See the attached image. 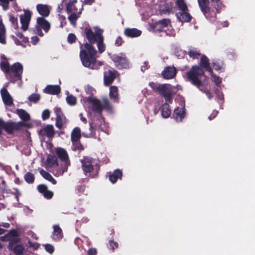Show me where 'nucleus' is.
<instances>
[{"label": "nucleus", "instance_id": "obj_1", "mask_svg": "<svg viewBox=\"0 0 255 255\" xmlns=\"http://www.w3.org/2000/svg\"><path fill=\"white\" fill-rule=\"evenodd\" d=\"M200 66L201 67L199 66H193L191 69L186 73L187 78L189 81L204 92L209 99H211L212 96L208 90L203 89L200 80L201 77L204 75L202 68L208 71L210 74H212V69L210 66L209 59L205 55H202L201 57Z\"/></svg>", "mask_w": 255, "mask_h": 255}, {"label": "nucleus", "instance_id": "obj_2", "mask_svg": "<svg viewBox=\"0 0 255 255\" xmlns=\"http://www.w3.org/2000/svg\"><path fill=\"white\" fill-rule=\"evenodd\" d=\"M97 51L93 46L86 43L81 46L80 57L84 66L92 69H97L103 65L102 62L97 60Z\"/></svg>", "mask_w": 255, "mask_h": 255}, {"label": "nucleus", "instance_id": "obj_3", "mask_svg": "<svg viewBox=\"0 0 255 255\" xmlns=\"http://www.w3.org/2000/svg\"><path fill=\"white\" fill-rule=\"evenodd\" d=\"M84 31L88 41L91 43L97 42L99 52H103L105 50V46L103 42V30L98 26H94L92 28L86 27Z\"/></svg>", "mask_w": 255, "mask_h": 255}, {"label": "nucleus", "instance_id": "obj_4", "mask_svg": "<svg viewBox=\"0 0 255 255\" xmlns=\"http://www.w3.org/2000/svg\"><path fill=\"white\" fill-rule=\"evenodd\" d=\"M83 10L81 2L78 3L76 0H71L67 4L66 10L69 13L68 20L73 26H76V20L79 17Z\"/></svg>", "mask_w": 255, "mask_h": 255}, {"label": "nucleus", "instance_id": "obj_5", "mask_svg": "<svg viewBox=\"0 0 255 255\" xmlns=\"http://www.w3.org/2000/svg\"><path fill=\"white\" fill-rule=\"evenodd\" d=\"M149 86L155 91L163 95L166 102L170 103L172 100V87L169 84L160 85L157 83L150 82Z\"/></svg>", "mask_w": 255, "mask_h": 255}, {"label": "nucleus", "instance_id": "obj_6", "mask_svg": "<svg viewBox=\"0 0 255 255\" xmlns=\"http://www.w3.org/2000/svg\"><path fill=\"white\" fill-rule=\"evenodd\" d=\"M85 108L89 107V105L92 107L93 111L100 114L103 108H108L109 106V102L108 100L104 99L102 102L99 101L94 97H89L86 101L83 103Z\"/></svg>", "mask_w": 255, "mask_h": 255}, {"label": "nucleus", "instance_id": "obj_7", "mask_svg": "<svg viewBox=\"0 0 255 255\" xmlns=\"http://www.w3.org/2000/svg\"><path fill=\"white\" fill-rule=\"evenodd\" d=\"M146 3L154 6V8L159 11L160 14H166L172 9L171 3H166L161 0H146Z\"/></svg>", "mask_w": 255, "mask_h": 255}, {"label": "nucleus", "instance_id": "obj_8", "mask_svg": "<svg viewBox=\"0 0 255 255\" xmlns=\"http://www.w3.org/2000/svg\"><path fill=\"white\" fill-rule=\"evenodd\" d=\"M90 125V132L88 133H83V135L87 137H89L94 135V129L99 128L101 130L106 131L107 129L108 126L105 122L104 119L103 117H100L97 120H94Z\"/></svg>", "mask_w": 255, "mask_h": 255}, {"label": "nucleus", "instance_id": "obj_9", "mask_svg": "<svg viewBox=\"0 0 255 255\" xmlns=\"http://www.w3.org/2000/svg\"><path fill=\"white\" fill-rule=\"evenodd\" d=\"M22 71L23 66L21 64L15 63L11 66L10 70L6 74V77L11 82H14L21 79Z\"/></svg>", "mask_w": 255, "mask_h": 255}, {"label": "nucleus", "instance_id": "obj_10", "mask_svg": "<svg viewBox=\"0 0 255 255\" xmlns=\"http://www.w3.org/2000/svg\"><path fill=\"white\" fill-rule=\"evenodd\" d=\"M55 152L58 157L64 162V165L62 167V170L61 171H58L57 169H56L55 176H59L62 175L64 172L67 171V167L69 165L68 156L66 150L62 148H56Z\"/></svg>", "mask_w": 255, "mask_h": 255}, {"label": "nucleus", "instance_id": "obj_11", "mask_svg": "<svg viewBox=\"0 0 255 255\" xmlns=\"http://www.w3.org/2000/svg\"><path fill=\"white\" fill-rule=\"evenodd\" d=\"M116 66L119 69H127L130 67V63L126 57L125 53L114 54L112 57Z\"/></svg>", "mask_w": 255, "mask_h": 255}, {"label": "nucleus", "instance_id": "obj_12", "mask_svg": "<svg viewBox=\"0 0 255 255\" xmlns=\"http://www.w3.org/2000/svg\"><path fill=\"white\" fill-rule=\"evenodd\" d=\"M214 4H218L220 0H211ZM198 4L199 7L204 13L205 16L211 21H214L215 17L214 16H210V7L209 6L210 1L209 0H198Z\"/></svg>", "mask_w": 255, "mask_h": 255}, {"label": "nucleus", "instance_id": "obj_13", "mask_svg": "<svg viewBox=\"0 0 255 255\" xmlns=\"http://www.w3.org/2000/svg\"><path fill=\"white\" fill-rule=\"evenodd\" d=\"M50 27V24L48 21L42 17L37 18V25L35 26L34 32L40 36H43V33L41 30L43 29L45 32H47Z\"/></svg>", "mask_w": 255, "mask_h": 255}, {"label": "nucleus", "instance_id": "obj_14", "mask_svg": "<svg viewBox=\"0 0 255 255\" xmlns=\"http://www.w3.org/2000/svg\"><path fill=\"white\" fill-rule=\"evenodd\" d=\"M170 26V21L169 19H163L155 22V26L159 30L164 32L166 35H174V31L172 29L166 28Z\"/></svg>", "mask_w": 255, "mask_h": 255}, {"label": "nucleus", "instance_id": "obj_15", "mask_svg": "<svg viewBox=\"0 0 255 255\" xmlns=\"http://www.w3.org/2000/svg\"><path fill=\"white\" fill-rule=\"evenodd\" d=\"M19 240L18 232L16 230H11L8 234L0 237V241H9V246L12 248L13 242H17Z\"/></svg>", "mask_w": 255, "mask_h": 255}, {"label": "nucleus", "instance_id": "obj_16", "mask_svg": "<svg viewBox=\"0 0 255 255\" xmlns=\"http://www.w3.org/2000/svg\"><path fill=\"white\" fill-rule=\"evenodd\" d=\"M8 84H5V86L0 90V94L3 103L6 106H11L13 105V98L6 89Z\"/></svg>", "mask_w": 255, "mask_h": 255}, {"label": "nucleus", "instance_id": "obj_17", "mask_svg": "<svg viewBox=\"0 0 255 255\" xmlns=\"http://www.w3.org/2000/svg\"><path fill=\"white\" fill-rule=\"evenodd\" d=\"M24 14H21L20 16V20L21 24V28L23 31H25L28 29L31 20V13L28 10H24Z\"/></svg>", "mask_w": 255, "mask_h": 255}, {"label": "nucleus", "instance_id": "obj_18", "mask_svg": "<svg viewBox=\"0 0 255 255\" xmlns=\"http://www.w3.org/2000/svg\"><path fill=\"white\" fill-rule=\"evenodd\" d=\"M81 163L83 170L85 173L90 172L93 170V159L92 158L89 157H84L81 160Z\"/></svg>", "mask_w": 255, "mask_h": 255}, {"label": "nucleus", "instance_id": "obj_19", "mask_svg": "<svg viewBox=\"0 0 255 255\" xmlns=\"http://www.w3.org/2000/svg\"><path fill=\"white\" fill-rule=\"evenodd\" d=\"M23 126L22 122H9L6 123L4 129L8 133L20 129Z\"/></svg>", "mask_w": 255, "mask_h": 255}, {"label": "nucleus", "instance_id": "obj_20", "mask_svg": "<svg viewBox=\"0 0 255 255\" xmlns=\"http://www.w3.org/2000/svg\"><path fill=\"white\" fill-rule=\"evenodd\" d=\"M39 134L46 135L48 137H52L54 135V128L52 125H48L39 130Z\"/></svg>", "mask_w": 255, "mask_h": 255}, {"label": "nucleus", "instance_id": "obj_21", "mask_svg": "<svg viewBox=\"0 0 255 255\" xmlns=\"http://www.w3.org/2000/svg\"><path fill=\"white\" fill-rule=\"evenodd\" d=\"M47 166L49 167L54 168L53 172L55 175L56 172V169H57L58 171H61L62 170V167H59L57 160L54 157H48Z\"/></svg>", "mask_w": 255, "mask_h": 255}, {"label": "nucleus", "instance_id": "obj_22", "mask_svg": "<svg viewBox=\"0 0 255 255\" xmlns=\"http://www.w3.org/2000/svg\"><path fill=\"white\" fill-rule=\"evenodd\" d=\"M12 37L15 43L17 45L23 46L22 42L25 43L28 41V38L24 37L22 34L19 32H15V35H12Z\"/></svg>", "mask_w": 255, "mask_h": 255}, {"label": "nucleus", "instance_id": "obj_23", "mask_svg": "<svg viewBox=\"0 0 255 255\" xmlns=\"http://www.w3.org/2000/svg\"><path fill=\"white\" fill-rule=\"evenodd\" d=\"M124 34L127 37L134 38L139 36L141 31L136 28H127L125 29Z\"/></svg>", "mask_w": 255, "mask_h": 255}, {"label": "nucleus", "instance_id": "obj_24", "mask_svg": "<svg viewBox=\"0 0 255 255\" xmlns=\"http://www.w3.org/2000/svg\"><path fill=\"white\" fill-rule=\"evenodd\" d=\"M176 70L174 67H166L162 72V75L164 78L171 79L176 75Z\"/></svg>", "mask_w": 255, "mask_h": 255}, {"label": "nucleus", "instance_id": "obj_25", "mask_svg": "<svg viewBox=\"0 0 255 255\" xmlns=\"http://www.w3.org/2000/svg\"><path fill=\"white\" fill-rule=\"evenodd\" d=\"M38 13L44 17H47L50 13V7L47 5L38 4L36 6Z\"/></svg>", "mask_w": 255, "mask_h": 255}, {"label": "nucleus", "instance_id": "obj_26", "mask_svg": "<svg viewBox=\"0 0 255 255\" xmlns=\"http://www.w3.org/2000/svg\"><path fill=\"white\" fill-rule=\"evenodd\" d=\"M61 91L60 87L58 85H48L44 89L45 93L51 95L58 94Z\"/></svg>", "mask_w": 255, "mask_h": 255}, {"label": "nucleus", "instance_id": "obj_27", "mask_svg": "<svg viewBox=\"0 0 255 255\" xmlns=\"http://www.w3.org/2000/svg\"><path fill=\"white\" fill-rule=\"evenodd\" d=\"M178 19L182 22H189L191 19V15L188 10L181 11L176 13Z\"/></svg>", "mask_w": 255, "mask_h": 255}, {"label": "nucleus", "instance_id": "obj_28", "mask_svg": "<svg viewBox=\"0 0 255 255\" xmlns=\"http://www.w3.org/2000/svg\"><path fill=\"white\" fill-rule=\"evenodd\" d=\"M38 190L39 192L42 194L44 197L46 199H51L53 196V192L48 190L47 187L44 185H39L38 186Z\"/></svg>", "mask_w": 255, "mask_h": 255}, {"label": "nucleus", "instance_id": "obj_29", "mask_svg": "<svg viewBox=\"0 0 255 255\" xmlns=\"http://www.w3.org/2000/svg\"><path fill=\"white\" fill-rule=\"evenodd\" d=\"M115 78V73L111 70H108L104 72L105 84L108 85L112 83Z\"/></svg>", "mask_w": 255, "mask_h": 255}, {"label": "nucleus", "instance_id": "obj_30", "mask_svg": "<svg viewBox=\"0 0 255 255\" xmlns=\"http://www.w3.org/2000/svg\"><path fill=\"white\" fill-rule=\"evenodd\" d=\"M185 111L183 108H177L174 110L173 117L177 122L181 121L184 117Z\"/></svg>", "mask_w": 255, "mask_h": 255}, {"label": "nucleus", "instance_id": "obj_31", "mask_svg": "<svg viewBox=\"0 0 255 255\" xmlns=\"http://www.w3.org/2000/svg\"><path fill=\"white\" fill-rule=\"evenodd\" d=\"M53 228L52 238L55 240H59L62 239L63 236L61 229L58 225H54Z\"/></svg>", "mask_w": 255, "mask_h": 255}, {"label": "nucleus", "instance_id": "obj_32", "mask_svg": "<svg viewBox=\"0 0 255 255\" xmlns=\"http://www.w3.org/2000/svg\"><path fill=\"white\" fill-rule=\"evenodd\" d=\"M122 176V171L119 169H117L110 175L109 179L112 183H115L117 182L118 179L121 178Z\"/></svg>", "mask_w": 255, "mask_h": 255}, {"label": "nucleus", "instance_id": "obj_33", "mask_svg": "<svg viewBox=\"0 0 255 255\" xmlns=\"http://www.w3.org/2000/svg\"><path fill=\"white\" fill-rule=\"evenodd\" d=\"M161 116L164 118H168L171 114V110L169 109V106L167 103L162 105L161 108Z\"/></svg>", "mask_w": 255, "mask_h": 255}, {"label": "nucleus", "instance_id": "obj_34", "mask_svg": "<svg viewBox=\"0 0 255 255\" xmlns=\"http://www.w3.org/2000/svg\"><path fill=\"white\" fill-rule=\"evenodd\" d=\"M1 62L0 64V68L6 74L9 70H10V67H9V64L8 63L7 60L6 59L4 56H1Z\"/></svg>", "mask_w": 255, "mask_h": 255}, {"label": "nucleus", "instance_id": "obj_35", "mask_svg": "<svg viewBox=\"0 0 255 255\" xmlns=\"http://www.w3.org/2000/svg\"><path fill=\"white\" fill-rule=\"evenodd\" d=\"M16 113L23 121H27L30 119L29 114L23 109L16 110Z\"/></svg>", "mask_w": 255, "mask_h": 255}, {"label": "nucleus", "instance_id": "obj_36", "mask_svg": "<svg viewBox=\"0 0 255 255\" xmlns=\"http://www.w3.org/2000/svg\"><path fill=\"white\" fill-rule=\"evenodd\" d=\"M213 68L219 72H222L224 71V67L223 62L220 60H216L212 63Z\"/></svg>", "mask_w": 255, "mask_h": 255}, {"label": "nucleus", "instance_id": "obj_37", "mask_svg": "<svg viewBox=\"0 0 255 255\" xmlns=\"http://www.w3.org/2000/svg\"><path fill=\"white\" fill-rule=\"evenodd\" d=\"M81 136V131L79 128H75L71 133V141L79 140Z\"/></svg>", "mask_w": 255, "mask_h": 255}, {"label": "nucleus", "instance_id": "obj_38", "mask_svg": "<svg viewBox=\"0 0 255 255\" xmlns=\"http://www.w3.org/2000/svg\"><path fill=\"white\" fill-rule=\"evenodd\" d=\"M0 43L1 44H5L6 43L5 29L1 20H0Z\"/></svg>", "mask_w": 255, "mask_h": 255}, {"label": "nucleus", "instance_id": "obj_39", "mask_svg": "<svg viewBox=\"0 0 255 255\" xmlns=\"http://www.w3.org/2000/svg\"><path fill=\"white\" fill-rule=\"evenodd\" d=\"M40 173L45 179L51 182L53 184H55L56 183V180L46 171L41 169L40 171Z\"/></svg>", "mask_w": 255, "mask_h": 255}, {"label": "nucleus", "instance_id": "obj_40", "mask_svg": "<svg viewBox=\"0 0 255 255\" xmlns=\"http://www.w3.org/2000/svg\"><path fill=\"white\" fill-rule=\"evenodd\" d=\"M66 122V118L64 115L56 117V126L59 128H62Z\"/></svg>", "mask_w": 255, "mask_h": 255}, {"label": "nucleus", "instance_id": "obj_41", "mask_svg": "<svg viewBox=\"0 0 255 255\" xmlns=\"http://www.w3.org/2000/svg\"><path fill=\"white\" fill-rule=\"evenodd\" d=\"M176 4L180 11L188 10V7L184 0H176Z\"/></svg>", "mask_w": 255, "mask_h": 255}, {"label": "nucleus", "instance_id": "obj_42", "mask_svg": "<svg viewBox=\"0 0 255 255\" xmlns=\"http://www.w3.org/2000/svg\"><path fill=\"white\" fill-rule=\"evenodd\" d=\"M110 96L111 99L117 100L118 97V88L116 86H112L110 88Z\"/></svg>", "mask_w": 255, "mask_h": 255}, {"label": "nucleus", "instance_id": "obj_43", "mask_svg": "<svg viewBox=\"0 0 255 255\" xmlns=\"http://www.w3.org/2000/svg\"><path fill=\"white\" fill-rule=\"evenodd\" d=\"M67 96L66 97V102L68 105L74 106L76 104L77 99L75 97L72 95H69V92L66 93Z\"/></svg>", "mask_w": 255, "mask_h": 255}, {"label": "nucleus", "instance_id": "obj_44", "mask_svg": "<svg viewBox=\"0 0 255 255\" xmlns=\"http://www.w3.org/2000/svg\"><path fill=\"white\" fill-rule=\"evenodd\" d=\"M72 148L73 150L81 151L83 149L82 145L80 142L79 140L72 141Z\"/></svg>", "mask_w": 255, "mask_h": 255}, {"label": "nucleus", "instance_id": "obj_45", "mask_svg": "<svg viewBox=\"0 0 255 255\" xmlns=\"http://www.w3.org/2000/svg\"><path fill=\"white\" fill-rule=\"evenodd\" d=\"M189 56L192 58H198L200 55V53L196 49L193 48L189 50L188 52Z\"/></svg>", "mask_w": 255, "mask_h": 255}, {"label": "nucleus", "instance_id": "obj_46", "mask_svg": "<svg viewBox=\"0 0 255 255\" xmlns=\"http://www.w3.org/2000/svg\"><path fill=\"white\" fill-rule=\"evenodd\" d=\"M40 98V96L38 94H32L28 97V100L30 102L33 103L37 102Z\"/></svg>", "mask_w": 255, "mask_h": 255}, {"label": "nucleus", "instance_id": "obj_47", "mask_svg": "<svg viewBox=\"0 0 255 255\" xmlns=\"http://www.w3.org/2000/svg\"><path fill=\"white\" fill-rule=\"evenodd\" d=\"M210 75L211 76L212 81L214 82L217 86H219L222 83V79L219 76L213 75L212 71V74Z\"/></svg>", "mask_w": 255, "mask_h": 255}, {"label": "nucleus", "instance_id": "obj_48", "mask_svg": "<svg viewBox=\"0 0 255 255\" xmlns=\"http://www.w3.org/2000/svg\"><path fill=\"white\" fill-rule=\"evenodd\" d=\"M24 179L27 183H31L34 179V175L31 173L28 172L24 175Z\"/></svg>", "mask_w": 255, "mask_h": 255}, {"label": "nucleus", "instance_id": "obj_49", "mask_svg": "<svg viewBox=\"0 0 255 255\" xmlns=\"http://www.w3.org/2000/svg\"><path fill=\"white\" fill-rule=\"evenodd\" d=\"M84 89L86 94L89 95H94L96 92L93 87L88 85L85 86Z\"/></svg>", "mask_w": 255, "mask_h": 255}, {"label": "nucleus", "instance_id": "obj_50", "mask_svg": "<svg viewBox=\"0 0 255 255\" xmlns=\"http://www.w3.org/2000/svg\"><path fill=\"white\" fill-rule=\"evenodd\" d=\"M9 19L11 23L12 24L13 28L16 29L18 27L17 19L12 15H9Z\"/></svg>", "mask_w": 255, "mask_h": 255}, {"label": "nucleus", "instance_id": "obj_51", "mask_svg": "<svg viewBox=\"0 0 255 255\" xmlns=\"http://www.w3.org/2000/svg\"><path fill=\"white\" fill-rule=\"evenodd\" d=\"M13 0H0V4L2 5L4 10H6L9 7V2Z\"/></svg>", "mask_w": 255, "mask_h": 255}, {"label": "nucleus", "instance_id": "obj_52", "mask_svg": "<svg viewBox=\"0 0 255 255\" xmlns=\"http://www.w3.org/2000/svg\"><path fill=\"white\" fill-rule=\"evenodd\" d=\"M13 250L16 255H19L22 253L23 247L21 245H17L15 247Z\"/></svg>", "mask_w": 255, "mask_h": 255}, {"label": "nucleus", "instance_id": "obj_53", "mask_svg": "<svg viewBox=\"0 0 255 255\" xmlns=\"http://www.w3.org/2000/svg\"><path fill=\"white\" fill-rule=\"evenodd\" d=\"M50 111L48 110H45L42 114V118L43 120H45L49 118Z\"/></svg>", "mask_w": 255, "mask_h": 255}, {"label": "nucleus", "instance_id": "obj_54", "mask_svg": "<svg viewBox=\"0 0 255 255\" xmlns=\"http://www.w3.org/2000/svg\"><path fill=\"white\" fill-rule=\"evenodd\" d=\"M44 248L45 250L50 254H52L54 252L53 247L50 244L45 245Z\"/></svg>", "mask_w": 255, "mask_h": 255}, {"label": "nucleus", "instance_id": "obj_55", "mask_svg": "<svg viewBox=\"0 0 255 255\" xmlns=\"http://www.w3.org/2000/svg\"><path fill=\"white\" fill-rule=\"evenodd\" d=\"M54 112L56 117H59L63 116V114L61 109L59 108L56 107L54 109Z\"/></svg>", "mask_w": 255, "mask_h": 255}, {"label": "nucleus", "instance_id": "obj_56", "mask_svg": "<svg viewBox=\"0 0 255 255\" xmlns=\"http://www.w3.org/2000/svg\"><path fill=\"white\" fill-rule=\"evenodd\" d=\"M76 39V36L74 34L70 33L68 35L67 37V40L69 43L73 42Z\"/></svg>", "mask_w": 255, "mask_h": 255}, {"label": "nucleus", "instance_id": "obj_57", "mask_svg": "<svg viewBox=\"0 0 255 255\" xmlns=\"http://www.w3.org/2000/svg\"><path fill=\"white\" fill-rule=\"evenodd\" d=\"M123 42L124 41L123 39L120 36H119L117 38L115 41V45L117 46H120L122 45Z\"/></svg>", "mask_w": 255, "mask_h": 255}, {"label": "nucleus", "instance_id": "obj_58", "mask_svg": "<svg viewBox=\"0 0 255 255\" xmlns=\"http://www.w3.org/2000/svg\"><path fill=\"white\" fill-rule=\"evenodd\" d=\"M88 255H96L97 250L95 248H91L87 251Z\"/></svg>", "mask_w": 255, "mask_h": 255}, {"label": "nucleus", "instance_id": "obj_59", "mask_svg": "<svg viewBox=\"0 0 255 255\" xmlns=\"http://www.w3.org/2000/svg\"><path fill=\"white\" fill-rule=\"evenodd\" d=\"M39 38L36 36H33L31 38V42L33 45H35L36 44H37Z\"/></svg>", "mask_w": 255, "mask_h": 255}, {"label": "nucleus", "instance_id": "obj_60", "mask_svg": "<svg viewBox=\"0 0 255 255\" xmlns=\"http://www.w3.org/2000/svg\"><path fill=\"white\" fill-rule=\"evenodd\" d=\"M110 247L112 249H115L118 247V244L114 241H110Z\"/></svg>", "mask_w": 255, "mask_h": 255}, {"label": "nucleus", "instance_id": "obj_61", "mask_svg": "<svg viewBox=\"0 0 255 255\" xmlns=\"http://www.w3.org/2000/svg\"><path fill=\"white\" fill-rule=\"evenodd\" d=\"M29 246L32 247L35 249H37L39 247V245L36 243H32L30 241L28 242Z\"/></svg>", "mask_w": 255, "mask_h": 255}, {"label": "nucleus", "instance_id": "obj_62", "mask_svg": "<svg viewBox=\"0 0 255 255\" xmlns=\"http://www.w3.org/2000/svg\"><path fill=\"white\" fill-rule=\"evenodd\" d=\"M218 112L216 111H214L212 112L211 115L209 117V119L211 120L213 119L217 115Z\"/></svg>", "mask_w": 255, "mask_h": 255}, {"label": "nucleus", "instance_id": "obj_63", "mask_svg": "<svg viewBox=\"0 0 255 255\" xmlns=\"http://www.w3.org/2000/svg\"><path fill=\"white\" fill-rule=\"evenodd\" d=\"M6 123L4 122L3 120L0 118V128L4 129Z\"/></svg>", "mask_w": 255, "mask_h": 255}, {"label": "nucleus", "instance_id": "obj_64", "mask_svg": "<svg viewBox=\"0 0 255 255\" xmlns=\"http://www.w3.org/2000/svg\"><path fill=\"white\" fill-rule=\"evenodd\" d=\"M147 68V64L146 62L143 63V65L141 66V70L142 71H145Z\"/></svg>", "mask_w": 255, "mask_h": 255}]
</instances>
